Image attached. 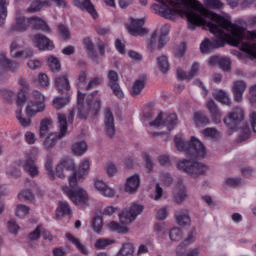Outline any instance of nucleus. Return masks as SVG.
Returning <instances> with one entry per match:
<instances>
[{
	"label": "nucleus",
	"instance_id": "a878e982",
	"mask_svg": "<svg viewBox=\"0 0 256 256\" xmlns=\"http://www.w3.org/2000/svg\"><path fill=\"white\" fill-rule=\"evenodd\" d=\"M199 72V65L197 63H193L189 72H185L181 69L177 70V77L181 81H191L195 75Z\"/></svg>",
	"mask_w": 256,
	"mask_h": 256
},
{
	"label": "nucleus",
	"instance_id": "bf43d9fd",
	"mask_svg": "<svg viewBox=\"0 0 256 256\" xmlns=\"http://www.w3.org/2000/svg\"><path fill=\"white\" fill-rule=\"evenodd\" d=\"M41 231H43V226H37V228L34 231L29 233L28 239H30V241H37V239L41 237Z\"/></svg>",
	"mask_w": 256,
	"mask_h": 256
},
{
	"label": "nucleus",
	"instance_id": "f8f14e48",
	"mask_svg": "<svg viewBox=\"0 0 256 256\" xmlns=\"http://www.w3.org/2000/svg\"><path fill=\"white\" fill-rule=\"evenodd\" d=\"M167 127L171 131L177 125V114H164L160 113L156 119L150 122V127Z\"/></svg>",
	"mask_w": 256,
	"mask_h": 256
},
{
	"label": "nucleus",
	"instance_id": "2eb2a0df",
	"mask_svg": "<svg viewBox=\"0 0 256 256\" xmlns=\"http://www.w3.org/2000/svg\"><path fill=\"white\" fill-rule=\"evenodd\" d=\"M245 119V113L241 107L234 108L227 117L223 119L224 124L228 129H237V125Z\"/></svg>",
	"mask_w": 256,
	"mask_h": 256
},
{
	"label": "nucleus",
	"instance_id": "bb28decb",
	"mask_svg": "<svg viewBox=\"0 0 256 256\" xmlns=\"http://www.w3.org/2000/svg\"><path fill=\"white\" fill-rule=\"evenodd\" d=\"M206 107L209 113L211 114V119L213 123H215L216 125L221 123L222 114L219 108L217 107V104H215V101L213 100L208 101L206 104Z\"/></svg>",
	"mask_w": 256,
	"mask_h": 256
},
{
	"label": "nucleus",
	"instance_id": "412c9836",
	"mask_svg": "<svg viewBox=\"0 0 256 256\" xmlns=\"http://www.w3.org/2000/svg\"><path fill=\"white\" fill-rule=\"evenodd\" d=\"M94 189L102 195V197L113 198L115 196V189L109 187L103 180L94 179Z\"/></svg>",
	"mask_w": 256,
	"mask_h": 256
},
{
	"label": "nucleus",
	"instance_id": "338daca9",
	"mask_svg": "<svg viewBox=\"0 0 256 256\" xmlns=\"http://www.w3.org/2000/svg\"><path fill=\"white\" fill-rule=\"evenodd\" d=\"M203 135H205V137H210L211 139H217V137H219V131L215 128H206L203 130Z\"/></svg>",
	"mask_w": 256,
	"mask_h": 256
},
{
	"label": "nucleus",
	"instance_id": "423d86ee",
	"mask_svg": "<svg viewBox=\"0 0 256 256\" xmlns=\"http://www.w3.org/2000/svg\"><path fill=\"white\" fill-rule=\"evenodd\" d=\"M29 27H33L35 31H44L49 33V25L43 18L30 17L27 18L21 13L17 12L15 16V23L11 26V31H18V33H25Z\"/></svg>",
	"mask_w": 256,
	"mask_h": 256
},
{
	"label": "nucleus",
	"instance_id": "5fc2aeb1",
	"mask_svg": "<svg viewBox=\"0 0 256 256\" xmlns=\"http://www.w3.org/2000/svg\"><path fill=\"white\" fill-rule=\"evenodd\" d=\"M45 169L48 171L50 179H55V172H53V158L51 156H47L46 158Z\"/></svg>",
	"mask_w": 256,
	"mask_h": 256
},
{
	"label": "nucleus",
	"instance_id": "864d4df0",
	"mask_svg": "<svg viewBox=\"0 0 256 256\" xmlns=\"http://www.w3.org/2000/svg\"><path fill=\"white\" fill-rule=\"evenodd\" d=\"M48 66L52 71H59V69H61V63L55 56L48 57Z\"/></svg>",
	"mask_w": 256,
	"mask_h": 256
},
{
	"label": "nucleus",
	"instance_id": "37998d69",
	"mask_svg": "<svg viewBox=\"0 0 256 256\" xmlns=\"http://www.w3.org/2000/svg\"><path fill=\"white\" fill-rule=\"evenodd\" d=\"M29 211H31V208H29L26 205L18 204L16 206V217H19L20 219H24V217H27L29 215Z\"/></svg>",
	"mask_w": 256,
	"mask_h": 256
},
{
	"label": "nucleus",
	"instance_id": "6ab92c4d",
	"mask_svg": "<svg viewBox=\"0 0 256 256\" xmlns=\"http://www.w3.org/2000/svg\"><path fill=\"white\" fill-rule=\"evenodd\" d=\"M32 41L40 51H53L55 44L47 36L43 34H36L33 36Z\"/></svg>",
	"mask_w": 256,
	"mask_h": 256
},
{
	"label": "nucleus",
	"instance_id": "f257e3e1",
	"mask_svg": "<svg viewBox=\"0 0 256 256\" xmlns=\"http://www.w3.org/2000/svg\"><path fill=\"white\" fill-rule=\"evenodd\" d=\"M196 27H207V29L214 35L212 39L206 38L200 44L201 53H209L213 49L225 47V45H233V47H240L243 51V45H256V30L246 31L245 28L239 24L231 23V20L225 16L209 11L198 2V10L196 12ZM252 25L256 24V16L250 19Z\"/></svg>",
	"mask_w": 256,
	"mask_h": 256
},
{
	"label": "nucleus",
	"instance_id": "473e14b6",
	"mask_svg": "<svg viewBox=\"0 0 256 256\" xmlns=\"http://www.w3.org/2000/svg\"><path fill=\"white\" fill-rule=\"evenodd\" d=\"M214 99L223 105H231V99H229V95L223 90H216L213 93Z\"/></svg>",
	"mask_w": 256,
	"mask_h": 256
},
{
	"label": "nucleus",
	"instance_id": "4be33fe9",
	"mask_svg": "<svg viewBox=\"0 0 256 256\" xmlns=\"http://www.w3.org/2000/svg\"><path fill=\"white\" fill-rule=\"evenodd\" d=\"M94 189L102 195V197L113 198L115 196V189L109 187L103 180L94 179Z\"/></svg>",
	"mask_w": 256,
	"mask_h": 256
},
{
	"label": "nucleus",
	"instance_id": "052dcab7",
	"mask_svg": "<svg viewBox=\"0 0 256 256\" xmlns=\"http://www.w3.org/2000/svg\"><path fill=\"white\" fill-rule=\"evenodd\" d=\"M68 103V100L66 98L56 97L53 100V107H55L57 110L63 109Z\"/></svg>",
	"mask_w": 256,
	"mask_h": 256
},
{
	"label": "nucleus",
	"instance_id": "6e6d98bb",
	"mask_svg": "<svg viewBox=\"0 0 256 256\" xmlns=\"http://www.w3.org/2000/svg\"><path fill=\"white\" fill-rule=\"evenodd\" d=\"M169 237L171 241H181L183 232L179 228H173L169 232Z\"/></svg>",
	"mask_w": 256,
	"mask_h": 256
},
{
	"label": "nucleus",
	"instance_id": "0e129e2a",
	"mask_svg": "<svg viewBox=\"0 0 256 256\" xmlns=\"http://www.w3.org/2000/svg\"><path fill=\"white\" fill-rule=\"evenodd\" d=\"M85 81H87V72H81L77 81L76 85L79 89H86Z\"/></svg>",
	"mask_w": 256,
	"mask_h": 256
},
{
	"label": "nucleus",
	"instance_id": "5701e85b",
	"mask_svg": "<svg viewBox=\"0 0 256 256\" xmlns=\"http://www.w3.org/2000/svg\"><path fill=\"white\" fill-rule=\"evenodd\" d=\"M143 25H145V22L143 21V19L132 18L130 25H128L127 29L130 35L137 37V35H145V33H147V30L143 28Z\"/></svg>",
	"mask_w": 256,
	"mask_h": 256
},
{
	"label": "nucleus",
	"instance_id": "6e6552de",
	"mask_svg": "<svg viewBox=\"0 0 256 256\" xmlns=\"http://www.w3.org/2000/svg\"><path fill=\"white\" fill-rule=\"evenodd\" d=\"M58 124H59V133L56 132L48 134L44 139V148L47 151H51L55 145H57V139H63L67 135V116L65 114L59 113L57 115Z\"/></svg>",
	"mask_w": 256,
	"mask_h": 256
},
{
	"label": "nucleus",
	"instance_id": "72a5a7b5",
	"mask_svg": "<svg viewBox=\"0 0 256 256\" xmlns=\"http://www.w3.org/2000/svg\"><path fill=\"white\" fill-rule=\"evenodd\" d=\"M87 152V142H77L72 146V153L74 155H77L78 157H81V155H85Z\"/></svg>",
	"mask_w": 256,
	"mask_h": 256
},
{
	"label": "nucleus",
	"instance_id": "393cba45",
	"mask_svg": "<svg viewBox=\"0 0 256 256\" xmlns=\"http://www.w3.org/2000/svg\"><path fill=\"white\" fill-rule=\"evenodd\" d=\"M65 237L66 239H68L69 243H71L72 245H74V247H76L79 253L86 256L89 255V249L87 248V246L81 243V240L79 238L73 236V234L69 232L65 234Z\"/></svg>",
	"mask_w": 256,
	"mask_h": 256
},
{
	"label": "nucleus",
	"instance_id": "79ce46f5",
	"mask_svg": "<svg viewBox=\"0 0 256 256\" xmlns=\"http://www.w3.org/2000/svg\"><path fill=\"white\" fill-rule=\"evenodd\" d=\"M242 51L251 59H256V44H243Z\"/></svg>",
	"mask_w": 256,
	"mask_h": 256
},
{
	"label": "nucleus",
	"instance_id": "cd10ccee",
	"mask_svg": "<svg viewBox=\"0 0 256 256\" xmlns=\"http://www.w3.org/2000/svg\"><path fill=\"white\" fill-rule=\"evenodd\" d=\"M51 127H53V120L51 118H44L41 120L39 128L40 139H45L48 135L53 134V132H51Z\"/></svg>",
	"mask_w": 256,
	"mask_h": 256
},
{
	"label": "nucleus",
	"instance_id": "4468645a",
	"mask_svg": "<svg viewBox=\"0 0 256 256\" xmlns=\"http://www.w3.org/2000/svg\"><path fill=\"white\" fill-rule=\"evenodd\" d=\"M141 213H143V206L134 203L131 205L129 211L126 210L119 214L120 223H122V225H130Z\"/></svg>",
	"mask_w": 256,
	"mask_h": 256
},
{
	"label": "nucleus",
	"instance_id": "c85d7f7f",
	"mask_svg": "<svg viewBox=\"0 0 256 256\" xmlns=\"http://www.w3.org/2000/svg\"><path fill=\"white\" fill-rule=\"evenodd\" d=\"M139 185H141V178H139V175H132L126 180L125 191L127 193H135V191L139 189Z\"/></svg>",
	"mask_w": 256,
	"mask_h": 256
},
{
	"label": "nucleus",
	"instance_id": "aec40b11",
	"mask_svg": "<svg viewBox=\"0 0 256 256\" xmlns=\"http://www.w3.org/2000/svg\"><path fill=\"white\" fill-rule=\"evenodd\" d=\"M104 131L108 137L115 136V118L109 108L104 110Z\"/></svg>",
	"mask_w": 256,
	"mask_h": 256
},
{
	"label": "nucleus",
	"instance_id": "f3484780",
	"mask_svg": "<svg viewBox=\"0 0 256 256\" xmlns=\"http://www.w3.org/2000/svg\"><path fill=\"white\" fill-rule=\"evenodd\" d=\"M58 7H67V2L65 0H52ZM43 7H51V2L49 0H35L27 8V13H37L41 11Z\"/></svg>",
	"mask_w": 256,
	"mask_h": 256
},
{
	"label": "nucleus",
	"instance_id": "c756f323",
	"mask_svg": "<svg viewBox=\"0 0 256 256\" xmlns=\"http://www.w3.org/2000/svg\"><path fill=\"white\" fill-rule=\"evenodd\" d=\"M247 88V85H245V82L243 81H237L234 83L233 86V93H234V99L239 103V101H242L243 99V93H245V89Z\"/></svg>",
	"mask_w": 256,
	"mask_h": 256
},
{
	"label": "nucleus",
	"instance_id": "0eeeda50",
	"mask_svg": "<svg viewBox=\"0 0 256 256\" xmlns=\"http://www.w3.org/2000/svg\"><path fill=\"white\" fill-rule=\"evenodd\" d=\"M175 147L178 151H185L186 157H194V158H205L207 155V151L205 150V146L201 141L197 140L196 137L192 136L190 142L185 141V139L176 136L174 139Z\"/></svg>",
	"mask_w": 256,
	"mask_h": 256
},
{
	"label": "nucleus",
	"instance_id": "a18cd8bd",
	"mask_svg": "<svg viewBox=\"0 0 256 256\" xmlns=\"http://www.w3.org/2000/svg\"><path fill=\"white\" fill-rule=\"evenodd\" d=\"M60 165L64 168L65 171H72L70 175L73 173H77L79 170H75V161L73 159H66L60 162Z\"/></svg>",
	"mask_w": 256,
	"mask_h": 256
},
{
	"label": "nucleus",
	"instance_id": "58836bf2",
	"mask_svg": "<svg viewBox=\"0 0 256 256\" xmlns=\"http://www.w3.org/2000/svg\"><path fill=\"white\" fill-rule=\"evenodd\" d=\"M7 7H9V0H0V25H4L7 19Z\"/></svg>",
	"mask_w": 256,
	"mask_h": 256
},
{
	"label": "nucleus",
	"instance_id": "7c9ffc66",
	"mask_svg": "<svg viewBox=\"0 0 256 256\" xmlns=\"http://www.w3.org/2000/svg\"><path fill=\"white\" fill-rule=\"evenodd\" d=\"M55 87L59 93H63V91H69L71 89V85L69 84V79H67V76L56 77Z\"/></svg>",
	"mask_w": 256,
	"mask_h": 256
},
{
	"label": "nucleus",
	"instance_id": "e2e57ef3",
	"mask_svg": "<svg viewBox=\"0 0 256 256\" xmlns=\"http://www.w3.org/2000/svg\"><path fill=\"white\" fill-rule=\"evenodd\" d=\"M219 67L222 68L223 71H229L231 67V59L227 57H220Z\"/></svg>",
	"mask_w": 256,
	"mask_h": 256
},
{
	"label": "nucleus",
	"instance_id": "603ef678",
	"mask_svg": "<svg viewBox=\"0 0 256 256\" xmlns=\"http://www.w3.org/2000/svg\"><path fill=\"white\" fill-rule=\"evenodd\" d=\"M19 201H33L35 199V196L33 195V192L30 190H23L18 194Z\"/></svg>",
	"mask_w": 256,
	"mask_h": 256
},
{
	"label": "nucleus",
	"instance_id": "a211bd4d",
	"mask_svg": "<svg viewBox=\"0 0 256 256\" xmlns=\"http://www.w3.org/2000/svg\"><path fill=\"white\" fill-rule=\"evenodd\" d=\"M108 85L112 89L115 97L118 99H123L125 97V94L123 93V90L121 89V86H119V75L115 70H110L108 72Z\"/></svg>",
	"mask_w": 256,
	"mask_h": 256
},
{
	"label": "nucleus",
	"instance_id": "680f3d73",
	"mask_svg": "<svg viewBox=\"0 0 256 256\" xmlns=\"http://www.w3.org/2000/svg\"><path fill=\"white\" fill-rule=\"evenodd\" d=\"M58 32H59V35L62 37V39H70V37H71L69 28L63 24H60L58 26Z\"/></svg>",
	"mask_w": 256,
	"mask_h": 256
},
{
	"label": "nucleus",
	"instance_id": "4c0bfd02",
	"mask_svg": "<svg viewBox=\"0 0 256 256\" xmlns=\"http://www.w3.org/2000/svg\"><path fill=\"white\" fill-rule=\"evenodd\" d=\"M108 229L110 231H114L115 233H121L122 235H125L129 231L127 227L122 226L121 224L115 221H112L108 224Z\"/></svg>",
	"mask_w": 256,
	"mask_h": 256
},
{
	"label": "nucleus",
	"instance_id": "f704fd0d",
	"mask_svg": "<svg viewBox=\"0 0 256 256\" xmlns=\"http://www.w3.org/2000/svg\"><path fill=\"white\" fill-rule=\"evenodd\" d=\"M143 89H145V80L139 79L133 83L130 93L135 97L137 95H141V91H143Z\"/></svg>",
	"mask_w": 256,
	"mask_h": 256
},
{
	"label": "nucleus",
	"instance_id": "b1692460",
	"mask_svg": "<svg viewBox=\"0 0 256 256\" xmlns=\"http://www.w3.org/2000/svg\"><path fill=\"white\" fill-rule=\"evenodd\" d=\"M73 4L75 7H78V9L87 11V13H89L93 19H97V17H99L97 10H95V6H93L91 3V0H82V2L80 0H74Z\"/></svg>",
	"mask_w": 256,
	"mask_h": 256
},
{
	"label": "nucleus",
	"instance_id": "49530a36",
	"mask_svg": "<svg viewBox=\"0 0 256 256\" xmlns=\"http://www.w3.org/2000/svg\"><path fill=\"white\" fill-rule=\"evenodd\" d=\"M58 213L61 215H71V206H69V203L66 201H62L58 203V208H57Z\"/></svg>",
	"mask_w": 256,
	"mask_h": 256
},
{
	"label": "nucleus",
	"instance_id": "a19ab883",
	"mask_svg": "<svg viewBox=\"0 0 256 256\" xmlns=\"http://www.w3.org/2000/svg\"><path fill=\"white\" fill-rule=\"evenodd\" d=\"M113 243H115V241L111 239L100 238L96 240V242L94 243V247L95 249L102 250L105 249V247H109V245H113Z\"/></svg>",
	"mask_w": 256,
	"mask_h": 256
},
{
	"label": "nucleus",
	"instance_id": "13d9d810",
	"mask_svg": "<svg viewBox=\"0 0 256 256\" xmlns=\"http://www.w3.org/2000/svg\"><path fill=\"white\" fill-rule=\"evenodd\" d=\"M16 119H18L22 127H31V118L21 116V110L16 111Z\"/></svg>",
	"mask_w": 256,
	"mask_h": 256
},
{
	"label": "nucleus",
	"instance_id": "c03bdc74",
	"mask_svg": "<svg viewBox=\"0 0 256 256\" xmlns=\"http://www.w3.org/2000/svg\"><path fill=\"white\" fill-rule=\"evenodd\" d=\"M85 49L87 50V53L91 59H95V46L93 45V42L90 38H85L83 40Z\"/></svg>",
	"mask_w": 256,
	"mask_h": 256
},
{
	"label": "nucleus",
	"instance_id": "9d476101",
	"mask_svg": "<svg viewBox=\"0 0 256 256\" xmlns=\"http://www.w3.org/2000/svg\"><path fill=\"white\" fill-rule=\"evenodd\" d=\"M32 101L26 107L28 117H34L37 113L45 111V96L41 92L34 90L31 94Z\"/></svg>",
	"mask_w": 256,
	"mask_h": 256
},
{
	"label": "nucleus",
	"instance_id": "4d7b16f0",
	"mask_svg": "<svg viewBox=\"0 0 256 256\" xmlns=\"http://www.w3.org/2000/svg\"><path fill=\"white\" fill-rule=\"evenodd\" d=\"M120 251L124 256H133L135 253V248L133 247V244L125 243L122 245V249H120Z\"/></svg>",
	"mask_w": 256,
	"mask_h": 256
},
{
	"label": "nucleus",
	"instance_id": "69168bd1",
	"mask_svg": "<svg viewBox=\"0 0 256 256\" xmlns=\"http://www.w3.org/2000/svg\"><path fill=\"white\" fill-rule=\"evenodd\" d=\"M27 101V92L24 89H20V91L17 94L16 98V104L19 106L23 105Z\"/></svg>",
	"mask_w": 256,
	"mask_h": 256
},
{
	"label": "nucleus",
	"instance_id": "dca6fc26",
	"mask_svg": "<svg viewBox=\"0 0 256 256\" xmlns=\"http://www.w3.org/2000/svg\"><path fill=\"white\" fill-rule=\"evenodd\" d=\"M195 241V234L194 232H190L188 237L176 248L177 256H199L201 251L199 248H191L188 251H185V247L187 245H191Z\"/></svg>",
	"mask_w": 256,
	"mask_h": 256
},
{
	"label": "nucleus",
	"instance_id": "9b49d317",
	"mask_svg": "<svg viewBox=\"0 0 256 256\" xmlns=\"http://www.w3.org/2000/svg\"><path fill=\"white\" fill-rule=\"evenodd\" d=\"M169 41V26L163 25L160 30H156L148 41V49H153L157 46L158 49H163Z\"/></svg>",
	"mask_w": 256,
	"mask_h": 256
},
{
	"label": "nucleus",
	"instance_id": "20e7f679",
	"mask_svg": "<svg viewBox=\"0 0 256 256\" xmlns=\"http://www.w3.org/2000/svg\"><path fill=\"white\" fill-rule=\"evenodd\" d=\"M30 177H37L39 175V167L37 166V154L30 150L26 152L23 159L17 160L14 164L8 167L6 175L10 178L17 179L21 177V169Z\"/></svg>",
	"mask_w": 256,
	"mask_h": 256
},
{
	"label": "nucleus",
	"instance_id": "e433bc0d",
	"mask_svg": "<svg viewBox=\"0 0 256 256\" xmlns=\"http://www.w3.org/2000/svg\"><path fill=\"white\" fill-rule=\"evenodd\" d=\"M174 199L176 203H183L187 199V190L184 185H179L178 190L174 194Z\"/></svg>",
	"mask_w": 256,
	"mask_h": 256
},
{
	"label": "nucleus",
	"instance_id": "1a4fd4ad",
	"mask_svg": "<svg viewBox=\"0 0 256 256\" xmlns=\"http://www.w3.org/2000/svg\"><path fill=\"white\" fill-rule=\"evenodd\" d=\"M177 169L194 178L207 173V166L205 164L188 159L179 160Z\"/></svg>",
	"mask_w": 256,
	"mask_h": 256
},
{
	"label": "nucleus",
	"instance_id": "ddd939ff",
	"mask_svg": "<svg viewBox=\"0 0 256 256\" xmlns=\"http://www.w3.org/2000/svg\"><path fill=\"white\" fill-rule=\"evenodd\" d=\"M24 45V42L21 38H15L11 45H10V53L11 56L14 59H29V57H32L33 50L31 49H24L22 51H19Z\"/></svg>",
	"mask_w": 256,
	"mask_h": 256
},
{
	"label": "nucleus",
	"instance_id": "2f4dec72",
	"mask_svg": "<svg viewBox=\"0 0 256 256\" xmlns=\"http://www.w3.org/2000/svg\"><path fill=\"white\" fill-rule=\"evenodd\" d=\"M176 221L180 227L191 225V217L189 216V210H182L176 214Z\"/></svg>",
	"mask_w": 256,
	"mask_h": 256
},
{
	"label": "nucleus",
	"instance_id": "3c124183",
	"mask_svg": "<svg viewBox=\"0 0 256 256\" xmlns=\"http://www.w3.org/2000/svg\"><path fill=\"white\" fill-rule=\"evenodd\" d=\"M92 227L95 233H101L103 230V218L96 216L92 222Z\"/></svg>",
	"mask_w": 256,
	"mask_h": 256
},
{
	"label": "nucleus",
	"instance_id": "774afa93",
	"mask_svg": "<svg viewBox=\"0 0 256 256\" xmlns=\"http://www.w3.org/2000/svg\"><path fill=\"white\" fill-rule=\"evenodd\" d=\"M154 231L155 233H157V235L162 237V235H165V233H167V225H165V223L156 224L154 226Z\"/></svg>",
	"mask_w": 256,
	"mask_h": 256
},
{
	"label": "nucleus",
	"instance_id": "8fccbe9b",
	"mask_svg": "<svg viewBox=\"0 0 256 256\" xmlns=\"http://www.w3.org/2000/svg\"><path fill=\"white\" fill-rule=\"evenodd\" d=\"M194 121L200 125H209V118L201 112L194 113Z\"/></svg>",
	"mask_w": 256,
	"mask_h": 256
},
{
	"label": "nucleus",
	"instance_id": "09e8293b",
	"mask_svg": "<svg viewBox=\"0 0 256 256\" xmlns=\"http://www.w3.org/2000/svg\"><path fill=\"white\" fill-rule=\"evenodd\" d=\"M204 5L208 9H223L221 0H204Z\"/></svg>",
	"mask_w": 256,
	"mask_h": 256
},
{
	"label": "nucleus",
	"instance_id": "ea45409f",
	"mask_svg": "<svg viewBox=\"0 0 256 256\" xmlns=\"http://www.w3.org/2000/svg\"><path fill=\"white\" fill-rule=\"evenodd\" d=\"M157 66L161 73H167V71H169V59L167 58V56L158 57Z\"/></svg>",
	"mask_w": 256,
	"mask_h": 256
},
{
	"label": "nucleus",
	"instance_id": "39448f33",
	"mask_svg": "<svg viewBox=\"0 0 256 256\" xmlns=\"http://www.w3.org/2000/svg\"><path fill=\"white\" fill-rule=\"evenodd\" d=\"M93 95H97V92H94L90 96H85L81 93V90H78L77 98V107H78V119H87L89 115H97L101 109V100L99 98H94Z\"/></svg>",
	"mask_w": 256,
	"mask_h": 256
},
{
	"label": "nucleus",
	"instance_id": "7ed1b4c3",
	"mask_svg": "<svg viewBox=\"0 0 256 256\" xmlns=\"http://www.w3.org/2000/svg\"><path fill=\"white\" fill-rule=\"evenodd\" d=\"M91 169V162L84 159L78 168V171L73 172L68 176L69 186L62 187V191L74 203V205H87L89 203V194L87 191L79 187V183L85 181V177L89 175Z\"/></svg>",
	"mask_w": 256,
	"mask_h": 256
},
{
	"label": "nucleus",
	"instance_id": "f03ea898",
	"mask_svg": "<svg viewBox=\"0 0 256 256\" xmlns=\"http://www.w3.org/2000/svg\"><path fill=\"white\" fill-rule=\"evenodd\" d=\"M160 4H153L152 9L160 14L164 19L175 21L178 17L186 18L188 29L195 31L198 21L197 10L199 7L198 0H156ZM133 3V0H119L121 9H127Z\"/></svg>",
	"mask_w": 256,
	"mask_h": 256
},
{
	"label": "nucleus",
	"instance_id": "de8ad7c7",
	"mask_svg": "<svg viewBox=\"0 0 256 256\" xmlns=\"http://www.w3.org/2000/svg\"><path fill=\"white\" fill-rule=\"evenodd\" d=\"M103 83V77L97 76L92 78L88 84L86 85V91H91V89H95V87H99Z\"/></svg>",
	"mask_w": 256,
	"mask_h": 256
},
{
	"label": "nucleus",
	"instance_id": "c9c22d12",
	"mask_svg": "<svg viewBox=\"0 0 256 256\" xmlns=\"http://www.w3.org/2000/svg\"><path fill=\"white\" fill-rule=\"evenodd\" d=\"M0 95L6 103H13L17 99V94L9 89H1Z\"/></svg>",
	"mask_w": 256,
	"mask_h": 256
}]
</instances>
